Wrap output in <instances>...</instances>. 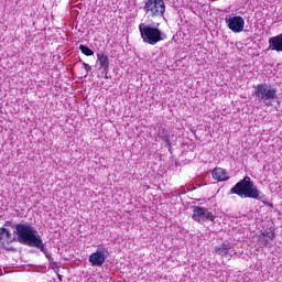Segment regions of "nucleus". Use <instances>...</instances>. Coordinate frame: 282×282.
Returning a JSON list of instances; mask_svg holds the SVG:
<instances>
[{"label": "nucleus", "mask_w": 282, "mask_h": 282, "mask_svg": "<svg viewBox=\"0 0 282 282\" xmlns=\"http://www.w3.org/2000/svg\"><path fill=\"white\" fill-rule=\"evenodd\" d=\"M232 245L230 242H224L221 246L215 248V252L220 257H226L230 252Z\"/></svg>", "instance_id": "nucleus-14"}, {"label": "nucleus", "mask_w": 282, "mask_h": 282, "mask_svg": "<svg viewBox=\"0 0 282 282\" xmlns=\"http://www.w3.org/2000/svg\"><path fill=\"white\" fill-rule=\"evenodd\" d=\"M107 254H109L107 249L105 247H100L97 249V252H94L89 256L88 261L91 263V265L100 268L104 265L105 260L107 259Z\"/></svg>", "instance_id": "nucleus-8"}, {"label": "nucleus", "mask_w": 282, "mask_h": 282, "mask_svg": "<svg viewBox=\"0 0 282 282\" xmlns=\"http://www.w3.org/2000/svg\"><path fill=\"white\" fill-rule=\"evenodd\" d=\"M274 230L272 229H265L262 235L259 237V246L261 248H269L270 246H272L273 241H274Z\"/></svg>", "instance_id": "nucleus-9"}, {"label": "nucleus", "mask_w": 282, "mask_h": 282, "mask_svg": "<svg viewBox=\"0 0 282 282\" xmlns=\"http://www.w3.org/2000/svg\"><path fill=\"white\" fill-rule=\"evenodd\" d=\"M33 248H37V250H41V252H43V254H45V257L50 259V251H47V248H45V243H43L42 238L35 243Z\"/></svg>", "instance_id": "nucleus-16"}, {"label": "nucleus", "mask_w": 282, "mask_h": 282, "mask_svg": "<svg viewBox=\"0 0 282 282\" xmlns=\"http://www.w3.org/2000/svg\"><path fill=\"white\" fill-rule=\"evenodd\" d=\"M83 67L86 72V76L89 74V72H91V66H89V64L83 62Z\"/></svg>", "instance_id": "nucleus-18"}, {"label": "nucleus", "mask_w": 282, "mask_h": 282, "mask_svg": "<svg viewBox=\"0 0 282 282\" xmlns=\"http://www.w3.org/2000/svg\"><path fill=\"white\" fill-rule=\"evenodd\" d=\"M79 50L82 54H85V56H94V51L89 48V46L86 45H79Z\"/></svg>", "instance_id": "nucleus-17"}, {"label": "nucleus", "mask_w": 282, "mask_h": 282, "mask_svg": "<svg viewBox=\"0 0 282 282\" xmlns=\"http://www.w3.org/2000/svg\"><path fill=\"white\" fill-rule=\"evenodd\" d=\"M273 52H282V33L269 39V47Z\"/></svg>", "instance_id": "nucleus-10"}, {"label": "nucleus", "mask_w": 282, "mask_h": 282, "mask_svg": "<svg viewBox=\"0 0 282 282\" xmlns=\"http://www.w3.org/2000/svg\"><path fill=\"white\" fill-rule=\"evenodd\" d=\"M14 239L15 238L12 236V232L9 229H6L3 227L0 228V241L2 243H12Z\"/></svg>", "instance_id": "nucleus-12"}, {"label": "nucleus", "mask_w": 282, "mask_h": 282, "mask_svg": "<svg viewBox=\"0 0 282 282\" xmlns=\"http://www.w3.org/2000/svg\"><path fill=\"white\" fill-rule=\"evenodd\" d=\"M11 228H13V235H15L19 243H22L23 246L34 248L42 239L36 227L30 223L13 224Z\"/></svg>", "instance_id": "nucleus-1"}, {"label": "nucleus", "mask_w": 282, "mask_h": 282, "mask_svg": "<svg viewBox=\"0 0 282 282\" xmlns=\"http://www.w3.org/2000/svg\"><path fill=\"white\" fill-rule=\"evenodd\" d=\"M192 219L198 224H204L207 219H209V221H215V215H213V212L208 210L206 207L196 206L193 209Z\"/></svg>", "instance_id": "nucleus-7"}, {"label": "nucleus", "mask_w": 282, "mask_h": 282, "mask_svg": "<svg viewBox=\"0 0 282 282\" xmlns=\"http://www.w3.org/2000/svg\"><path fill=\"white\" fill-rule=\"evenodd\" d=\"M212 175L217 182H226L230 180V176H228V172H226V170L221 167L214 169Z\"/></svg>", "instance_id": "nucleus-11"}, {"label": "nucleus", "mask_w": 282, "mask_h": 282, "mask_svg": "<svg viewBox=\"0 0 282 282\" xmlns=\"http://www.w3.org/2000/svg\"><path fill=\"white\" fill-rule=\"evenodd\" d=\"M230 195H238V197L249 198V199H258V202H262L265 197L252 178L246 176L243 180H240L229 192Z\"/></svg>", "instance_id": "nucleus-2"}, {"label": "nucleus", "mask_w": 282, "mask_h": 282, "mask_svg": "<svg viewBox=\"0 0 282 282\" xmlns=\"http://www.w3.org/2000/svg\"><path fill=\"white\" fill-rule=\"evenodd\" d=\"M254 96L259 102H263L265 107H270V102L272 100H276V89L272 88V86H268V84H260L254 87Z\"/></svg>", "instance_id": "nucleus-4"}, {"label": "nucleus", "mask_w": 282, "mask_h": 282, "mask_svg": "<svg viewBox=\"0 0 282 282\" xmlns=\"http://www.w3.org/2000/svg\"><path fill=\"white\" fill-rule=\"evenodd\" d=\"M212 1H215V0H212Z\"/></svg>", "instance_id": "nucleus-19"}, {"label": "nucleus", "mask_w": 282, "mask_h": 282, "mask_svg": "<svg viewBox=\"0 0 282 282\" xmlns=\"http://www.w3.org/2000/svg\"><path fill=\"white\" fill-rule=\"evenodd\" d=\"M156 138H159L160 140H163V142L166 143L167 147H171V140L169 139L171 138V132H169V130L164 128H159Z\"/></svg>", "instance_id": "nucleus-13"}, {"label": "nucleus", "mask_w": 282, "mask_h": 282, "mask_svg": "<svg viewBox=\"0 0 282 282\" xmlns=\"http://www.w3.org/2000/svg\"><path fill=\"white\" fill-rule=\"evenodd\" d=\"M143 10L145 14L152 19L155 17H164V13L166 12V3H164V0H148Z\"/></svg>", "instance_id": "nucleus-5"}, {"label": "nucleus", "mask_w": 282, "mask_h": 282, "mask_svg": "<svg viewBox=\"0 0 282 282\" xmlns=\"http://www.w3.org/2000/svg\"><path fill=\"white\" fill-rule=\"evenodd\" d=\"M225 23H227V28L235 32V34H239V32H243V28H246V20L241 15H227L225 18Z\"/></svg>", "instance_id": "nucleus-6"}, {"label": "nucleus", "mask_w": 282, "mask_h": 282, "mask_svg": "<svg viewBox=\"0 0 282 282\" xmlns=\"http://www.w3.org/2000/svg\"><path fill=\"white\" fill-rule=\"evenodd\" d=\"M139 32L143 43H148L149 45H158L160 41H164V33L151 24H139Z\"/></svg>", "instance_id": "nucleus-3"}, {"label": "nucleus", "mask_w": 282, "mask_h": 282, "mask_svg": "<svg viewBox=\"0 0 282 282\" xmlns=\"http://www.w3.org/2000/svg\"><path fill=\"white\" fill-rule=\"evenodd\" d=\"M97 61L99 62L100 67L104 72H107V69H109V56H107V54H97Z\"/></svg>", "instance_id": "nucleus-15"}]
</instances>
